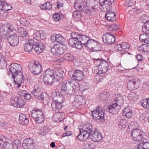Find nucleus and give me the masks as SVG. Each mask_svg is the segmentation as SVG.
I'll return each instance as SVG.
<instances>
[{"label":"nucleus","mask_w":149,"mask_h":149,"mask_svg":"<svg viewBox=\"0 0 149 149\" xmlns=\"http://www.w3.org/2000/svg\"><path fill=\"white\" fill-rule=\"evenodd\" d=\"M112 99L116 102L108 107V110L110 112L114 111L118 112L123 102V97L120 94H115L113 96Z\"/></svg>","instance_id":"f257e3e1"},{"label":"nucleus","mask_w":149,"mask_h":149,"mask_svg":"<svg viewBox=\"0 0 149 149\" xmlns=\"http://www.w3.org/2000/svg\"><path fill=\"white\" fill-rule=\"evenodd\" d=\"M14 26L11 24H6L0 27V36L4 39H6L8 37L9 33L15 31Z\"/></svg>","instance_id":"f03ea898"},{"label":"nucleus","mask_w":149,"mask_h":149,"mask_svg":"<svg viewBox=\"0 0 149 149\" xmlns=\"http://www.w3.org/2000/svg\"><path fill=\"white\" fill-rule=\"evenodd\" d=\"M72 83L70 81L66 82H62L60 84L59 83L57 86L59 90H61V92L67 95H71L73 94L72 91V86L70 85Z\"/></svg>","instance_id":"7ed1b4c3"},{"label":"nucleus","mask_w":149,"mask_h":149,"mask_svg":"<svg viewBox=\"0 0 149 149\" xmlns=\"http://www.w3.org/2000/svg\"><path fill=\"white\" fill-rule=\"evenodd\" d=\"M144 134L143 131L140 129L136 128L132 130L131 136L133 140L139 142L145 140Z\"/></svg>","instance_id":"20e7f679"},{"label":"nucleus","mask_w":149,"mask_h":149,"mask_svg":"<svg viewBox=\"0 0 149 149\" xmlns=\"http://www.w3.org/2000/svg\"><path fill=\"white\" fill-rule=\"evenodd\" d=\"M31 116L36 123H42L45 120L43 113L40 109H33L31 112Z\"/></svg>","instance_id":"39448f33"},{"label":"nucleus","mask_w":149,"mask_h":149,"mask_svg":"<svg viewBox=\"0 0 149 149\" xmlns=\"http://www.w3.org/2000/svg\"><path fill=\"white\" fill-rule=\"evenodd\" d=\"M67 49L66 46L61 43L55 45L51 51L53 55L58 56L63 54Z\"/></svg>","instance_id":"423d86ee"},{"label":"nucleus","mask_w":149,"mask_h":149,"mask_svg":"<svg viewBox=\"0 0 149 149\" xmlns=\"http://www.w3.org/2000/svg\"><path fill=\"white\" fill-rule=\"evenodd\" d=\"M29 68L31 72L35 75L40 74L42 70V65L38 61L30 63Z\"/></svg>","instance_id":"0eeeda50"},{"label":"nucleus","mask_w":149,"mask_h":149,"mask_svg":"<svg viewBox=\"0 0 149 149\" xmlns=\"http://www.w3.org/2000/svg\"><path fill=\"white\" fill-rule=\"evenodd\" d=\"M91 112L93 119L95 120L102 119L104 116V112L102 108L100 106L96 108L94 110L91 111Z\"/></svg>","instance_id":"6e6552de"},{"label":"nucleus","mask_w":149,"mask_h":149,"mask_svg":"<svg viewBox=\"0 0 149 149\" xmlns=\"http://www.w3.org/2000/svg\"><path fill=\"white\" fill-rule=\"evenodd\" d=\"M114 0H99L100 8L102 11H105L111 8Z\"/></svg>","instance_id":"1a4fd4ad"},{"label":"nucleus","mask_w":149,"mask_h":149,"mask_svg":"<svg viewBox=\"0 0 149 149\" xmlns=\"http://www.w3.org/2000/svg\"><path fill=\"white\" fill-rule=\"evenodd\" d=\"M103 42L105 44L110 45L113 44L115 41V38L110 32H107L102 36Z\"/></svg>","instance_id":"9d476101"},{"label":"nucleus","mask_w":149,"mask_h":149,"mask_svg":"<svg viewBox=\"0 0 149 149\" xmlns=\"http://www.w3.org/2000/svg\"><path fill=\"white\" fill-rule=\"evenodd\" d=\"M95 63L96 65L95 67H98L102 69V72L105 73L108 70V62L105 60L96 58L95 59Z\"/></svg>","instance_id":"9b49d317"},{"label":"nucleus","mask_w":149,"mask_h":149,"mask_svg":"<svg viewBox=\"0 0 149 149\" xmlns=\"http://www.w3.org/2000/svg\"><path fill=\"white\" fill-rule=\"evenodd\" d=\"M54 81H56V83L58 82V84L60 81H62L63 79L64 72L63 70L60 68H56L54 69Z\"/></svg>","instance_id":"f8f14e48"},{"label":"nucleus","mask_w":149,"mask_h":149,"mask_svg":"<svg viewBox=\"0 0 149 149\" xmlns=\"http://www.w3.org/2000/svg\"><path fill=\"white\" fill-rule=\"evenodd\" d=\"M32 95H34L35 98L37 100H40L42 101H47L45 97H44V94L41 93L40 89L38 87L35 88L31 92Z\"/></svg>","instance_id":"ddd939ff"},{"label":"nucleus","mask_w":149,"mask_h":149,"mask_svg":"<svg viewBox=\"0 0 149 149\" xmlns=\"http://www.w3.org/2000/svg\"><path fill=\"white\" fill-rule=\"evenodd\" d=\"M93 134H90L88 138L91 139L94 142H99L102 139V135L97 130L95 129L93 132Z\"/></svg>","instance_id":"4468645a"},{"label":"nucleus","mask_w":149,"mask_h":149,"mask_svg":"<svg viewBox=\"0 0 149 149\" xmlns=\"http://www.w3.org/2000/svg\"><path fill=\"white\" fill-rule=\"evenodd\" d=\"M84 97L80 95H76L74 98V100L72 103V105L74 108H77L79 106L84 103L85 100Z\"/></svg>","instance_id":"2eb2a0df"},{"label":"nucleus","mask_w":149,"mask_h":149,"mask_svg":"<svg viewBox=\"0 0 149 149\" xmlns=\"http://www.w3.org/2000/svg\"><path fill=\"white\" fill-rule=\"evenodd\" d=\"M22 146L24 149H33L35 147V144L32 139L27 138L23 140Z\"/></svg>","instance_id":"dca6fc26"},{"label":"nucleus","mask_w":149,"mask_h":149,"mask_svg":"<svg viewBox=\"0 0 149 149\" xmlns=\"http://www.w3.org/2000/svg\"><path fill=\"white\" fill-rule=\"evenodd\" d=\"M138 80L135 77H131L130 79L127 82V87L130 90H134L138 87V86L137 85Z\"/></svg>","instance_id":"f3484780"},{"label":"nucleus","mask_w":149,"mask_h":149,"mask_svg":"<svg viewBox=\"0 0 149 149\" xmlns=\"http://www.w3.org/2000/svg\"><path fill=\"white\" fill-rule=\"evenodd\" d=\"M71 77L77 81H81L84 78V75L82 71L79 70H75L73 71Z\"/></svg>","instance_id":"a211bd4d"},{"label":"nucleus","mask_w":149,"mask_h":149,"mask_svg":"<svg viewBox=\"0 0 149 149\" xmlns=\"http://www.w3.org/2000/svg\"><path fill=\"white\" fill-rule=\"evenodd\" d=\"M79 127H81V129L84 130V132L88 134V135L92 134L94 130L95 129L93 128L92 124L88 122L83 125H80Z\"/></svg>","instance_id":"6ab92c4d"},{"label":"nucleus","mask_w":149,"mask_h":149,"mask_svg":"<svg viewBox=\"0 0 149 149\" xmlns=\"http://www.w3.org/2000/svg\"><path fill=\"white\" fill-rule=\"evenodd\" d=\"M130 46L126 42H123L118 45L116 48L117 50L121 51V54L123 55L129 50Z\"/></svg>","instance_id":"aec40b11"},{"label":"nucleus","mask_w":149,"mask_h":149,"mask_svg":"<svg viewBox=\"0 0 149 149\" xmlns=\"http://www.w3.org/2000/svg\"><path fill=\"white\" fill-rule=\"evenodd\" d=\"M61 98V97H59L56 101H54L52 102L51 107L54 111L58 110L61 108L62 104L64 100L63 98H62V100L61 101L60 100Z\"/></svg>","instance_id":"412c9836"},{"label":"nucleus","mask_w":149,"mask_h":149,"mask_svg":"<svg viewBox=\"0 0 149 149\" xmlns=\"http://www.w3.org/2000/svg\"><path fill=\"white\" fill-rule=\"evenodd\" d=\"M7 39L10 45L12 46L17 45L19 42V38L16 34L9 36Z\"/></svg>","instance_id":"4be33fe9"},{"label":"nucleus","mask_w":149,"mask_h":149,"mask_svg":"<svg viewBox=\"0 0 149 149\" xmlns=\"http://www.w3.org/2000/svg\"><path fill=\"white\" fill-rule=\"evenodd\" d=\"M10 71L12 75H15L21 71L22 69L20 65L17 63H13L10 65Z\"/></svg>","instance_id":"5701e85b"},{"label":"nucleus","mask_w":149,"mask_h":149,"mask_svg":"<svg viewBox=\"0 0 149 149\" xmlns=\"http://www.w3.org/2000/svg\"><path fill=\"white\" fill-rule=\"evenodd\" d=\"M35 42L33 39H29L27 43L25 44L24 49L25 52L30 53L33 50Z\"/></svg>","instance_id":"b1692460"},{"label":"nucleus","mask_w":149,"mask_h":149,"mask_svg":"<svg viewBox=\"0 0 149 149\" xmlns=\"http://www.w3.org/2000/svg\"><path fill=\"white\" fill-rule=\"evenodd\" d=\"M98 42L90 38L85 46V47H87L93 50L94 51H97L95 49L98 46Z\"/></svg>","instance_id":"393cba45"},{"label":"nucleus","mask_w":149,"mask_h":149,"mask_svg":"<svg viewBox=\"0 0 149 149\" xmlns=\"http://www.w3.org/2000/svg\"><path fill=\"white\" fill-rule=\"evenodd\" d=\"M6 139L3 136H0V145L3 146L5 149H14L11 144L6 142Z\"/></svg>","instance_id":"a878e982"},{"label":"nucleus","mask_w":149,"mask_h":149,"mask_svg":"<svg viewBox=\"0 0 149 149\" xmlns=\"http://www.w3.org/2000/svg\"><path fill=\"white\" fill-rule=\"evenodd\" d=\"M14 82L15 83H22L23 82L24 77L21 71L14 75H12Z\"/></svg>","instance_id":"bb28decb"},{"label":"nucleus","mask_w":149,"mask_h":149,"mask_svg":"<svg viewBox=\"0 0 149 149\" xmlns=\"http://www.w3.org/2000/svg\"><path fill=\"white\" fill-rule=\"evenodd\" d=\"M111 8L107 9V13L105 15V17L108 20L114 21L116 19V16L114 11H113L110 10Z\"/></svg>","instance_id":"cd10ccee"},{"label":"nucleus","mask_w":149,"mask_h":149,"mask_svg":"<svg viewBox=\"0 0 149 149\" xmlns=\"http://www.w3.org/2000/svg\"><path fill=\"white\" fill-rule=\"evenodd\" d=\"M81 127L79 126V134L77 136L78 139L81 141H85L87 140L89 136L84 132Z\"/></svg>","instance_id":"c85d7f7f"},{"label":"nucleus","mask_w":149,"mask_h":149,"mask_svg":"<svg viewBox=\"0 0 149 149\" xmlns=\"http://www.w3.org/2000/svg\"><path fill=\"white\" fill-rule=\"evenodd\" d=\"M45 47L43 43L41 42H39L38 43L37 42H35L34 45V50L37 54H40L41 53Z\"/></svg>","instance_id":"c756f323"},{"label":"nucleus","mask_w":149,"mask_h":149,"mask_svg":"<svg viewBox=\"0 0 149 149\" xmlns=\"http://www.w3.org/2000/svg\"><path fill=\"white\" fill-rule=\"evenodd\" d=\"M18 34L20 37L23 38V40L28 39L29 36L25 29L22 27H19L18 29Z\"/></svg>","instance_id":"7c9ffc66"},{"label":"nucleus","mask_w":149,"mask_h":149,"mask_svg":"<svg viewBox=\"0 0 149 149\" xmlns=\"http://www.w3.org/2000/svg\"><path fill=\"white\" fill-rule=\"evenodd\" d=\"M33 36L36 40H40L46 38V34L42 31H37L33 35Z\"/></svg>","instance_id":"2f4dec72"},{"label":"nucleus","mask_w":149,"mask_h":149,"mask_svg":"<svg viewBox=\"0 0 149 149\" xmlns=\"http://www.w3.org/2000/svg\"><path fill=\"white\" fill-rule=\"evenodd\" d=\"M54 78L52 77L45 76L44 77V82L46 85L52 86L54 84L55 86H57V84H56V81H54Z\"/></svg>","instance_id":"473e14b6"},{"label":"nucleus","mask_w":149,"mask_h":149,"mask_svg":"<svg viewBox=\"0 0 149 149\" xmlns=\"http://www.w3.org/2000/svg\"><path fill=\"white\" fill-rule=\"evenodd\" d=\"M51 39L54 42L61 43L65 41L64 38L59 34H55L51 37Z\"/></svg>","instance_id":"72a5a7b5"},{"label":"nucleus","mask_w":149,"mask_h":149,"mask_svg":"<svg viewBox=\"0 0 149 149\" xmlns=\"http://www.w3.org/2000/svg\"><path fill=\"white\" fill-rule=\"evenodd\" d=\"M28 117V116L24 114H20L19 118V123L22 125L27 124L29 121Z\"/></svg>","instance_id":"f704fd0d"},{"label":"nucleus","mask_w":149,"mask_h":149,"mask_svg":"<svg viewBox=\"0 0 149 149\" xmlns=\"http://www.w3.org/2000/svg\"><path fill=\"white\" fill-rule=\"evenodd\" d=\"M72 40L68 41L69 45L71 46L78 49H80L83 47L82 44H81L79 40L77 39V40Z\"/></svg>","instance_id":"c9c22d12"},{"label":"nucleus","mask_w":149,"mask_h":149,"mask_svg":"<svg viewBox=\"0 0 149 149\" xmlns=\"http://www.w3.org/2000/svg\"><path fill=\"white\" fill-rule=\"evenodd\" d=\"M63 113L57 112L53 116V118L56 123L61 122L64 118Z\"/></svg>","instance_id":"e433bc0d"},{"label":"nucleus","mask_w":149,"mask_h":149,"mask_svg":"<svg viewBox=\"0 0 149 149\" xmlns=\"http://www.w3.org/2000/svg\"><path fill=\"white\" fill-rule=\"evenodd\" d=\"M123 115L126 118H129L132 117V110L129 107H125L123 109Z\"/></svg>","instance_id":"4c0bfd02"},{"label":"nucleus","mask_w":149,"mask_h":149,"mask_svg":"<svg viewBox=\"0 0 149 149\" xmlns=\"http://www.w3.org/2000/svg\"><path fill=\"white\" fill-rule=\"evenodd\" d=\"M84 3L82 0H77L74 3V6L76 10L82 11L84 8Z\"/></svg>","instance_id":"58836bf2"},{"label":"nucleus","mask_w":149,"mask_h":149,"mask_svg":"<svg viewBox=\"0 0 149 149\" xmlns=\"http://www.w3.org/2000/svg\"><path fill=\"white\" fill-rule=\"evenodd\" d=\"M90 37L86 35L80 34L79 40L82 45L85 47L86 45L88 40L89 39Z\"/></svg>","instance_id":"ea45409f"},{"label":"nucleus","mask_w":149,"mask_h":149,"mask_svg":"<svg viewBox=\"0 0 149 149\" xmlns=\"http://www.w3.org/2000/svg\"><path fill=\"white\" fill-rule=\"evenodd\" d=\"M118 127L121 129L125 128L128 125L127 122L125 120L120 119L118 120Z\"/></svg>","instance_id":"a19ab883"},{"label":"nucleus","mask_w":149,"mask_h":149,"mask_svg":"<svg viewBox=\"0 0 149 149\" xmlns=\"http://www.w3.org/2000/svg\"><path fill=\"white\" fill-rule=\"evenodd\" d=\"M3 4V5L1 6V8H0V10L5 11H8L11 9L12 6L6 2L5 1H4V3Z\"/></svg>","instance_id":"79ce46f5"},{"label":"nucleus","mask_w":149,"mask_h":149,"mask_svg":"<svg viewBox=\"0 0 149 149\" xmlns=\"http://www.w3.org/2000/svg\"><path fill=\"white\" fill-rule=\"evenodd\" d=\"M80 34L76 32H73L71 34V38L69 39V41H71L72 40H79Z\"/></svg>","instance_id":"37998d69"},{"label":"nucleus","mask_w":149,"mask_h":149,"mask_svg":"<svg viewBox=\"0 0 149 149\" xmlns=\"http://www.w3.org/2000/svg\"><path fill=\"white\" fill-rule=\"evenodd\" d=\"M55 70L48 69L45 72V76L54 78Z\"/></svg>","instance_id":"c03bdc74"},{"label":"nucleus","mask_w":149,"mask_h":149,"mask_svg":"<svg viewBox=\"0 0 149 149\" xmlns=\"http://www.w3.org/2000/svg\"><path fill=\"white\" fill-rule=\"evenodd\" d=\"M138 49L142 52H149V45L147 44H142L139 46Z\"/></svg>","instance_id":"a18cd8bd"},{"label":"nucleus","mask_w":149,"mask_h":149,"mask_svg":"<svg viewBox=\"0 0 149 149\" xmlns=\"http://www.w3.org/2000/svg\"><path fill=\"white\" fill-rule=\"evenodd\" d=\"M142 29L143 32L145 34L149 33V21H147L145 22Z\"/></svg>","instance_id":"49530a36"},{"label":"nucleus","mask_w":149,"mask_h":149,"mask_svg":"<svg viewBox=\"0 0 149 149\" xmlns=\"http://www.w3.org/2000/svg\"><path fill=\"white\" fill-rule=\"evenodd\" d=\"M109 93L105 92L101 93L99 95L100 99L101 100H104L107 99L109 98Z\"/></svg>","instance_id":"de8ad7c7"},{"label":"nucleus","mask_w":149,"mask_h":149,"mask_svg":"<svg viewBox=\"0 0 149 149\" xmlns=\"http://www.w3.org/2000/svg\"><path fill=\"white\" fill-rule=\"evenodd\" d=\"M80 85L77 83H75L74 85L72 86V91L73 92V94L78 93L80 89Z\"/></svg>","instance_id":"09e8293b"},{"label":"nucleus","mask_w":149,"mask_h":149,"mask_svg":"<svg viewBox=\"0 0 149 149\" xmlns=\"http://www.w3.org/2000/svg\"><path fill=\"white\" fill-rule=\"evenodd\" d=\"M11 144L14 149H18L21 146V142L18 140H15Z\"/></svg>","instance_id":"8fccbe9b"},{"label":"nucleus","mask_w":149,"mask_h":149,"mask_svg":"<svg viewBox=\"0 0 149 149\" xmlns=\"http://www.w3.org/2000/svg\"><path fill=\"white\" fill-rule=\"evenodd\" d=\"M18 97H12L10 100V103L11 105L17 108V106H18Z\"/></svg>","instance_id":"3c124183"},{"label":"nucleus","mask_w":149,"mask_h":149,"mask_svg":"<svg viewBox=\"0 0 149 149\" xmlns=\"http://www.w3.org/2000/svg\"><path fill=\"white\" fill-rule=\"evenodd\" d=\"M141 104L142 106L144 108H149V98L148 99H145L141 102Z\"/></svg>","instance_id":"603ef678"},{"label":"nucleus","mask_w":149,"mask_h":149,"mask_svg":"<svg viewBox=\"0 0 149 149\" xmlns=\"http://www.w3.org/2000/svg\"><path fill=\"white\" fill-rule=\"evenodd\" d=\"M63 58L66 61H69L73 60V56L71 54L68 53L65 54L63 56Z\"/></svg>","instance_id":"864d4df0"},{"label":"nucleus","mask_w":149,"mask_h":149,"mask_svg":"<svg viewBox=\"0 0 149 149\" xmlns=\"http://www.w3.org/2000/svg\"><path fill=\"white\" fill-rule=\"evenodd\" d=\"M24 100V99L18 98L17 104L18 106H17V108L21 107L25 104V102Z\"/></svg>","instance_id":"5fc2aeb1"},{"label":"nucleus","mask_w":149,"mask_h":149,"mask_svg":"<svg viewBox=\"0 0 149 149\" xmlns=\"http://www.w3.org/2000/svg\"><path fill=\"white\" fill-rule=\"evenodd\" d=\"M20 23L23 25L27 26L29 24V21L27 20L24 18H21L19 19Z\"/></svg>","instance_id":"6e6d98bb"},{"label":"nucleus","mask_w":149,"mask_h":149,"mask_svg":"<svg viewBox=\"0 0 149 149\" xmlns=\"http://www.w3.org/2000/svg\"><path fill=\"white\" fill-rule=\"evenodd\" d=\"M135 2V0H127L126 1L125 5L126 6H131L134 4Z\"/></svg>","instance_id":"4d7b16f0"},{"label":"nucleus","mask_w":149,"mask_h":149,"mask_svg":"<svg viewBox=\"0 0 149 149\" xmlns=\"http://www.w3.org/2000/svg\"><path fill=\"white\" fill-rule=\"evenodd\" d=\"M81 11H74L73 13L74 17L80 19L82 16V14L80 12Z\"/></svg>","instance_id":"13d9d810"},{"label":"nucleus","mask_w":149,"mask_h":149,"mask_svg":"<svg viewBox=\"0 0 149 149\" xmlns=\"http://www.w3.org/2000/svg\"><path fill=\"white\" fill-rule=\"evenodd\" d=\"M60 15L58 13L54 14L53 15V19L56 22H58L60 19Z\"/></svg>","instance_id":"bf43d9fd"},{"label":"nucleus","mask_w":149,"mask_h":149,"mask_svg":"<svg viewBox=\"0 0 149 149\" xmlns=\"http://www.w3.org/2000/svg\"><path fill=\"white\" fill-rule=\"evenodd\" d=\"M144 140L141 141L143 142L142 145L143 147V148L144 149H149V142H144Z\"/></svg>","instance_id":"052dcab7"},{"label":"nucleus","mask_w":149,"mask_h":149,"mask_svg":"<svg viewBox=\"0 0 149 149\" xmlns=\"http://www.w3.org/2000/svg\"><path fill=\"white\" fill-rule=\"evenodd\" d=\"M82 85L84 88L83 91L88 89L89 88V85L86 82H83L82 83Z\"/></svg>","instance_id":"680f3d73"},{"label":"nucleus","mask_w":149,"mask_h":149,"mask_svg":"<svg viewBox=\"0 0 149 149\" xmlns=\"http://www.w3.org/2000/svg\"><path fill=\"white\" fill-rule=\"evenodd\" d=\"M99 68L98 67H95V70L94 71V73L96 74H101L102 73H104L103 72H102V69L101 68H100V70H99Z\"/></svg>","instance_id":"e2e57ef3"},{"label":"nucleus","mask_w":149,"mask_h":149,"mask_svg":"<svg viewBox=\"0 0 149 149\" xmlns=\"http://www.w3.org/2000/svg\"><path fill=\"white\" fill-rule=\"evenodd\" d=\"M7 124L3 121L0 122V127L2 129H5L6 127Z\"/></svg>","instance_id":"0e129e2a"},{"label":"nucleus","mask_w":149,"mask_h":149,"mask_svg":"<svg viewBox=\"0 0 149 149\" xmlns=\"http://www.w3.org/2000/svg\"><path fill=\"white\" fill-rule=\"evenodd\" d=\"M90 144L88 142H86L84 143L82 147L83 149H90Z\"/></svg>","instance_id":"69168bd1"},{"label":"nucleus","mask_w":149,"mask_h":149,"mask_svg":"<svg viewBox=\"0 0 149 149\" xmlns=\"http://www.w3.org/2000/svg\"><path fill=\"white\" fill-rule=\"evenodd\" d=\"M46 7H47V10H49L52 8V5L50 2L47 1V2H46Z\"/></svg>","instance_id":"338daca9"},{"label":"nucleus","mask_w":149,"mask_h":149,"mask_svg":"<svg viewBox=\"0 0 149 149\" xmlns=\"http://www.w3.org/2000/svg\"><path fill=\"white\" fill-rule=\"evenodd\" d=\"M136 58L139 61H141L143 60V56L141 54H138L136 56Z\"/></svg>","instance_id":"774afa93"}]
</instances>
